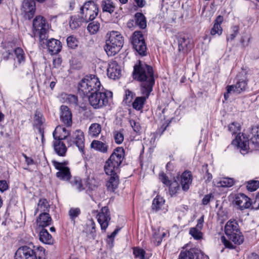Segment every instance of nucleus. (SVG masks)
Returning <instances> with one entry per match:
<instances>
[{
    "label": "nucleus",
    "instance_id": "obj_64",
    "mask_svg": "<svg viewBox=\"0 0 259 259\" xmlns=\"http://www.w3.org/2000/svg\"><path fill=\"white\" fill-rule=\"evenodd\" d=\"M22 156L24 157L25 162L28 165L34 164V161L31 157L27 156L24 153L22 154Z\"/></svg>",
    "mask_w": 259,
    "mask_h": 259
},
{
    "label": "nucleus",
    "instance_id": "obj_29",
    "mask_svg": "<svg viewBox=\"0 0 259 259\" xmlns=\"http://www.w3.org/2000/svg\"><path fill=\"white\" fill-rule=\"evenodd\" d=\"M50 205L49 201L46 198H40L37 203V207L34 211V215H36L39 211L47 212L49 211Z\"/></svg>",
    "mask_w": 259,
    "mask_h": 259
},
{
    "label": "nucleus",
    "instance_id": "obj_10",
    "mask_svg": "<svg viewBox=\"0 0 259 259\" xmlns=\"http://www.w3.org/2000/svg\"><path fill=\"white\" fill-rule=\"evenodd\" d=\"M33 27L34 34L38 35L40 41L44 40L48 37L49 25L44 17L36 16L33 21Z\"/></svg>",
    "mask_w": 259,
    "mask_h": 259
},
{
    "label": "nucleus",
    "instance_id": "obj_54",
    "mask_svg": "<svg viewBox=\"0 0 259 259\" xmlns=\"http://www.w3.org/2000/svg\"><path fill=\"white\" fill-rule=\"evenodd\" d=\"M159 179L160 181L165 186L170 185L172 182L168 178V176L163 172H161L159 174Z\"/></svg>",
    "mask_w": 259,
    "mask_h": 259
},
{
    "label": "nucleus",
    "instance_id": "obj_62",
    "mask_svg": "<svg viewBox=\"0 0 259 259\" xmlns=\"http://www.w3.org/2000/svg\"><path fill=\"white\" fill-rule=\"evenodd\" d=\"M62 63V59L60 57H57L54 59L53 61V66L54 68L59 67Z\"/></svg>",
    "mask_w": 259,
    "mask_h": 259
},
{
    "label": "nucleus",
    "instance_id": "obj_57",
    "mask_svg": "<svg viewBox=\"0 0 259 259\" xmlns=\"http://www.w3.org/2000/svg\"><path fill=\"white\" fill-rule=\"evenodd\" d=\"M13 56V51L12 50H6L2 53V59L7 61Z\"/></svg>",
    "mask_w": 259,
    "mask_h": 259
},
{
    "label": "nucleus",
    "instance_id": "obj_1",
    "mask_svg": "<svg viewBox=\"0 0 259 259\" xmlns=\"http://www.w3.org/2000/svg\"><path fill=\"white\" fill-rule=\"evenodd\" d=\"M101 87L99 78L95 75H86L79 82L78 91L82 96H88L90 105L95 109L106 107L112 97L111 92L100 91Z\"/></svg>",
    "mask_w": 259,
    "mask_h": 259
},
{
    "label": "nucleus",
    "instance_id": "obj_12",
    "mask_svg": "<svg viewBox=\"0 0 259 259\" xmlns=\"http://www.w3.org/2000/svg\"><path fill=\"white\" fill-rule=\"evenodd\" d=\"M132 44L134 49L142 56H145L147 54V47L145 42L144 36L141 31H135L132 37Z\"/></svg>",
    "mask_w": 259,
    "mask_h": 259
},
{
    "label": "nucleus",
    "instance_id": "obj_58",
    "mask_svg": "<svg viewBox=\"0 0 259 259\" xmlns=\"http://www.w3.org/2000/svg\"><path fill=\"white\" fill-rule=\"evenodd\" d=\"M212 198H213V195L212 194L210 193L205 195L202 200V204L206 205L209 203Z\"/></svg>",
    "mask_w": 259,
    "mask_h": 259
},
{
    "label": "nucleus",
    "instance_id": "obj_8",
    "mask_svg": "<svg viewBox=\"0 0 259 259\" xmlns=\"http://www.w3.org/2000/svg\"><path fill=\"white\" fill-rule=\"evenodd\" d=\"M224 231L228 239L233 243H243L244 237L240 232L239 226L235 219H230L225 226Z\"/></svg>",
    "mask_w": 259,
    "mask_h": 259
},
{
    "label": "nucleus",
    "instance_id": "obj_48",
    "mask_svg": "<svg viewBox=\"0 0 259 259\" xmlns=\"http://www.w3.org/2000/svg\"><path fill=\"white\" fill-rule=\"evenodd\" d=\"M133 254L135 257L140 259H145V251L142 248L139 247H135L133 248Z\"/></svg>",
    "mask_w": 259,
    "mask_h": 259
},
{
    "label": "nucleus",
    "instance_id": "obj_6",
    "mask_svg": "<svg viewBox=\"0 0 259 259\" xmlns=\"http://www.w3.org/2000/svg\"><path fill=\"white\" fill-rule=\"evenodd\" d=\"M237 81L235 84L228 85L226 88V92L224 93V97L225 101H227L230 95L231 94H239L245 91L248 88V81L246 73L242 71L239 72L236 77Z\"/></svg>",
    "mask_w": 259,
    "mask_h": 259
},
{
    "label": "nucleus",
    "instance_id": "obj_27",
    "mask_svg": "<svg viewBox=\"0 0 259 259\" xmlns=\"http://www.w3.org/2000/svg\"><path fill=\"white\" fill-rule=\"evenodd\" d=\"M91 147L97 151L106 153L108 152L109 146L105 141L94 140L91 144Z\"/></svg>",
    "mask_w": 259,
    "mask_h": 259
},
{
    "label": "nucleus",
    "instance_id": "obj_51",
    "mask_svg": "<svg viewBox=\"0 0 259 259\" xmlns=\"http://www.w3.org/2000/svg\"><path fill=\"white\" fill-rule=\"evenodd\" d=\"M113 134L115 142L117 144H121L124 140V135L121 131H115Z\"/></svg>",
    "mask_w": 259,
    "mask_h": 259
},
{
    "label": "nucleus",
    "instance_id": "obj_46",
    "mask_svg": "<svg viewBox=\"0 0 259 259\" xmlns=\"http://www.w3.org/2000/svg\"><path fill=\"white\" fill-rule=\"evenodd\" d=\"M67 46L69 48L74 49L78 46V40L73 35H70L66 39Z\"/></svg>",
    "mask_w": 259,
    "mask_h": 259
},
{
    "label": "nucleus",
    "instance_id": "obj_56",
    "mask_svg": "<svg viewBox=\"0 0 259 259\" xmlns=\"http://www.w3.org/2000/svg\"><path fill=\"white\" fill-rule=\"evenodd\" d=\"M232 33L229 35L227 36V40L232 41L234 39L236 36L239 33V27L237 26H234L232 28Z\"/></svg>",
    "mask_w": 259,
    "mask_h": 259
},
{
    "label": "nucleus",
    "instance_id": "obj_50",
    "mask_svg": "<svg viewBox=\"0 0 259 259\" xmlns=\"http://www.w3.org/2000/svg\"><path fill=\"white\" fill-rule=\"evenodd\" d=\"M189 233L196 240H199L202 237V233L201 230L196 228H191L190 229Z\"/></svg>",
    "mask_w": 259,
    "mask_h": 259
},
{
    "label": "nucleus",
    "instance_id": "obj_25",
    "mask_svg": "<svg viewBox=\"0 0 259 259\" xmlns=\"http://www.w3.org/2000/svg\"><path fill=\"white\" fill-rule=\"evenodd\" d=\"M118 171H114L112 174H106L110 176L109 180L106 183L107 189L110 191H114L119 184V177L117 175Z\"/></svg>",
    "mask_w": 259,
    "mask_h": 259
},
{
    "label": "nucleus",
    "instance_id": "obj_34",
    "mask_svg": "<svg viewBox=\"0 0 259 259\" xmlns=\"http://www.w3.org/2000/svg\"><path fill=\"white\" fill-rule=\"evenodd\" d=\"M102 127L99 123H94L89 128V135L93 138L98 137L101 132Z\"/></svg>",
    "mask_w": 259,
    "mask_h": 259
},
{
    "label": "nucleus",
    "instance_id": "obj_15",
    "mask_svg": "<svg viewBox=\"0 0 259 259\" xmlns=\"http://www.w3.org/2000/svg\"><path fill=\"white\" fill-rule=\"evenodd\" d=\"M179 259H209V257L200 250L192 248L189 250L182 251Z\"/></svg>",
    "mask_w": 259,
    "mask_h": 259
},
{
    "label": "nucleus",
    "instance_id": "obj_44",
    "mask_svg": "<svg viewBox=\"0 0 259 259\" xmlns=\"http://www.w3.org/2000/svg\"><path fill=\"white\" fill-rule=\"evenodd\" d=\"M167 187H169V193L171 196L175 195L180 189L179 184L176 181L172 182L170 185Z\"/></svg>",
    "mask_w": 259,
    "mask_h": 259
},
{
    "label": "nucleus",
    "instance_id": "obj_9",
    "mask_svg": "<svg viewBox=\"0 0 259 259\" xmlns=\"http://www.w3.org/2000/svg\"><path fill=\"white\" fill-rule=\"evenodd\" d=\"M99 14V6L93 1L84 3L80 9V14L85 22L93 21Z\"/></svg>",
    "mask_w": 259,
    "mask_h": 259
},
{
    "label": "nucleus",
    "instance_id": "obj_33",
    "mask_svg": "<svg viewBox=\"0 0 259 259\" xmlns=\"http://www.w3.org/2000/svg\"><path fill=\"white\" fill-rule=\"evenodd\" d=\"M45 121V119L42 113L38 110H36L34 116V125L38 129V131L39 129H44L41 126Z\"/></svg>",
    "mask_w": 259,
    "mask_h": 259
},
{
    "label": "nucleus",
    "instance_id": "obj_55",
    "mask_svg": "<svg viewBox=\"0 0 259 259\" xmlns=\"http://www.w3.org/2000/svg\"><path fill=\"white\" fill-rule=\"evenodd\" d=\"M223 29L221 26L219 27L217 24H213L212 28L210 30V34L212 36L218 35L220 36L222 34Z\"/></svg>",
    "mask_w": 259,
    "mask_h": 259
},
{
    "label": "nucleus",
    "instance_id": "obj_28",
    "mask_svg": "<svg viewBox=\"0 0 259 259\" xmlns=\"http://www.w3.org/2000/svg\"><path fill=\"white\" fill-rule=\"evenodd\" d=\"M52 218L48 212H41L36 219L39 226L42 228L50 226L52 223Z\"/></svg>",
    "mask_w": 259,
    "mask_h": 259
},
{
    "label": "nucleus",
    "instance_id": "obj_32",
    "mask_svg": "<svg viewBox=\"0 0 259 259\" xmlns=\"http://www.w3.org/2000/svg\"><path fill=\"white\" fill-rule=\"evenodd\" d=\"M84 22V19L82 18L80 15H74L70 17L69 21V26L72 30H75L79 28L82 23Z\"/></svg>",
    "mask_w": 259,
    "mask_h": 259
},
{
    "label": "nucleus",
    "instance_id": "obj_36",
    "mask_svg": "<svg viewBox=\"0 0 259 259\" xmlns=\"http://www.w3.org/2000/svg\"><path fill=\"white\" fill-rule=\"evenodd\" d=\"M165 200L163 197L157 195L153 200L152 204V209L156 211L161 209L162 206L164 205Z\"/></svg>",
    "mask_w": 259,
    "mask_h": 259
},
{
    "label": "nucleus",
    "instance_id": "obj_47",
    "mask_svg": "<svg viewBox=\"0 0 259 259\" xmlns=\"http://www.w3.org/2000/svg\"><path fill=\"white\" fill-rule=\"evenodd\" d=\"M80 213V210L78 207H72L68 211V214L70 219L72 221H73L74 223L75 222V219L79 216Z\"/></svg>",
    "mask_w": 259,
    "mask_h": 259
},
{
    "label": "nucleus",
    "instance_id": "obj_30",
    "mask_svg": "<svg viewBox=\"0 0 259 259\" xmlns=\"http://www.w3.org/2000/svg\"><path fill=\"white\" fill-rule=\"evenodd\" d=\"M249 144H252L254 148L259 147V126H254L251 128Z\"/></svg>",
    "mask_w": 259,
    "mask_h": 259
},
{
    "label": "nucleus",
    "instance_id": "obj_17",
    "mask_svg": "<svg viewBox=\"0 0 259 259\" xmlns=\"http://www.w3.org/2000/svg\"><path fill=\"white\" fill-rule=\"evenodd\" d=\"M233 203L240 210L248 208L251 204L250 198L243 193H239L235 195Z\"/></svg>",
    "mask_w": 259,
    "mask_h": 259
},
{
    "label": "nucleus",
    "instance_id": "obj_31",
    "mask_svg": "<svg viewBox=\"0 0 259 259\" xmlns=\"http://www.w3.org/2000/svg\"><path fill=\"white\" fill-rule=\"evenodd\" d=\"M134 20L135 24L141 29H145L147 26L146 17L142 13L137 12L135 14Z\"/></svg>",
    "mask_w": 259,
    "mask_h": 259
},
{
    "label": "nucleus",
    "instance_id": "obj_38",
    "mask_svg": "<svg viewBox=\"0 0 259 259\" xmlns=\"http://www.w3.org/2000/svg\"><path fill=\"white\" fill-rule=\"evenodd\" d=\"M136 97V94L132 91L127 89L125 90V94L123 102L127 106H131L133 99Z\"/></svg>",
    "mask_w": 259,
    "mask_h": 259
},
{
    "label": "nucleus",
    "instance_id": "obj_23",
    "mask_svg": "<svg viewBox=\"0 0 259 259\" xmlns=\"http://www.w3.org/2000/svg\"><path fill=\"white\" fill-rule=\"evenodd\" d=\"M69 135V132L62 126H57L53 133L54 140L58 141L67 140Z\"/></svg>",
    "mask_w": 259,
    "mask_h": 259
},
{
    "label": "nucleus",
    "instance_id": "obj_21",
    "mask_svg": "<svg viewBox=\"0 0 259 259\" xmlns=\"http://www.w3.org/2000/svg\"><path fill=\"white\" fill-rule=\"evenodd\" d=\"M60 120L67 126H71L72 123V113L69 108L65 105L60 107Z\"/></svg>",
    "mask_w": 259,
    "mask_h": 259
},
{
    "label": "nucleus",
    "instance_id": "obj_18",
    "mask_svg": "<svg viewBox=\"0 0 259 259\" xmlns=\"http://www.w3.org/2000/svg\"><path fill=\"white\" fill-rule=\"evenodd\" d=\"M22 10L25 13V17L30 20L33 17L35 12V2L33 0H24Z\"/></svg>",
    "mask_w": 259,
    "mask_h": 259
},
{
    "label": "nucleus",
    "instance_id": "obj_49",
    "mask_svg": "<svg viewBox=\"0 0 259 259\" xmlns=\"http://www.w3.org/2000/svg\"><path fill=\"white\" fill-rule=\"evenodd\" d=\"M259 187V181L252 180L247 183L246 188L250 191H254Z\"/></svg>",
    "mask_w": 259,
    "mask_h": 259
},
{
    "label": "nucleus",
    "instance_id": "obj_13",
    "mask_svg": "<svg viewBox=\"0 0 259 259\" xmlns=\"http://www.w3.org/2000/svg\"><path fill=\"white\" fill-rule=\"evenodd\" d=\"M52 164L55 168L58 170L56 176L59 180L64 181H68L71 177L70 168L66 166L68 164L67 161L60 162L56 160L52 161Z\"/></svg>",
    "mask_w": 259,
    "mask_h": 259
},
{
    "label": "nucleus",
    "instance_id": "obj_7",
    "mask_svg": "<svg viewBox=\"0 0 259 259\" xmlns=\"http://www.w3.org/2000/svg\"><path fill=\"white\" fill-rule=\"evenodd\" d=\"M123 43L124 39L121 34L118 31H112L108 39L106 40L105 51L108 56H114L120 50Z\"/></svg>",
    "mask_w": 259,
    "mask_h": 259
},
{
    "label": "nucleus",
    "instance_id": "obj_59",
    "mask_svg": "<svg viewBox=\"0 0 259 259\" xmlns=\"http://www.w3.org/2000/svg\"><path fill=\"white\" fill-rule=\"evenodd\" d=\"M131 125L133 130L136 132L139 133L141 130V126L139 122H136L134 120H130Z\"/></svg>",
    "mask_w": 259,
    "mask_h": 259
},
{
    "label": "nucleus",
    "instance_id": "obj_35",
    "mask_svg": "<svg viewBox=\"0 0 259 259\" xmlns=\"http://www.w3.org/2000/svg\"><path fill=\"white\" fill-rule=\"evenodd\" d=\"M13 53L15 54L17 62L19 64H22L25 63L26 59L25 54L22 48L20 47L16 48L13 51Z\"/></svg>",
    "mask_w": 259,
    "mask_h": 259
},
{
    "label": "nucleus",
    "instance_id": "obj_40",
    "mask_svg": "<svg viewBox=\"0 0 259 259\" xmlns=\"http://www.w3.org/2000/svg\"><path fill=\"white\" fill-rule=\"evenodd\" d=\"M70 183L73 188L77 189L79 192L84 189L82 184L81 180L79 177H74L71 181Z\"/></svg>",
    "mask_w": 259,
    "mask_h": 259
},
{
    "label": "nucleus",
    "instance_id": "obj_53",
    "mask_svg": "<svg viewBox=\"0 0 259 259\" xmlns=\"http://www.w3.org/2000/svg\"><path fill=\"white\" fill-rule=\"evenodd\" d=\"M66 102L70 105L76 106L78 105V98L74 95H68L66 98Z\"/></svg>",
    "mask_w": 259,
    "mask_h": 259
},
{
    "label": "nucleus",
    "instance_id": "obj_43",
    "mask_svg": "<svg viewBox=\"0 0 259 259\" xmlns=\"http://www.w3.org/2000/svg\"><path fill=\"white\" fill-rule=\"evenodd\" d=\"M220 185L218 187H230L234 184V181L232 178H223L218 183Z\"/></svg>",
    "mask_w": 259,
    "mask_h": 259
},
{
    "label": "nucleus",
    "instance_id": "obj_14",
    "mask_svg": "<svg viewBox=\"0 0 259 259\" xmlns=\"http://www.w3.org/2000/svg\"><path fill=\"white\" fill-rule=\"evenodd\" d=\"M97 219L101 230L105 232L111 220L110 212L107 206H104L101 208L97 215Z\"/></svg>",
    "mask_w": 259,
    "mask_h": 259
},
{
    "label": "nucleus",
    "instance_id": "obj_26",
    "mask_svg": "<svg viewBox=\"0 0 259 259\" xmlns=\"http://www.w3.org/2000/svg\"><path fill=\"white\" fill-rule=\"evenodd\" d=\"M53 147L58 156L64 157L66 155L67 148L63 141L53 140Z\"/></svg>",
    "mask_w": 259,
    "mask_h": 259
},
{
    "label": "nucleus",
    "instance_id": "obj_4",
    "mask_svg": "<svg viewBox=\"0 0 259 259\" xmlns=\"http://www.w3.org/2000/svg\"><path fill=\"white\" fill-rule=\"evenodd\" d=\"M125 158V150L122 147L115 148L112 153L106 161L104 170L106 174L119 171V167Z\"/></svg>",
    "mask_w": 259,
    "mask_h": 259
},
{
    "label": "nucleus",
    "instance_id": "obj_41",
    "mask_svg": "<svg viewBox=\"0 0 259 259\" xmlns=\"http://www.w3.org/2000/svg\"><path fill=\"white\" fill-rule=\"evenodd\" d=\"M52 238V236L48 231L42 229L39 232V239L42 243H49L48 241Z\"/></svg>",
    "mask_w": 259,
    "mask_h": 259
},
{
    "label": "nucleus",
    "instance_id": "obj_11",
    "mask_svg": "<svg viewBox=\"0 0 259 259\" xmlns=\"http://www.w3.org/2000/svg\"><path fill=\"white\" fill-rule=\"evenodd\" d=\"M69 146H76L79 151L84 154V136L83 132L80 130H77L69 135L67 140Z\"/></svg>",
    "mask_w": 259,
    "mask_h": 259
},
{
    "label": "nucleus",
    "instance_id": "obj_2",
    "mask_svg": "<svg viewBox=\"0 0 259 259\" xmlns=\"http://www.w3.org/2000/svg\"><path fill=\"white\" fill-rule=\"evenodd\" d=\"M133 78L141 82V89L153 91L155 78L153 67L141 61L134 66Z\"/></svg>",
    "mask_w": 259,
    "mask_h": 259
},
{
    "label": "nucleus",
    "instance_id": "obj_60",
    "mask_svg": "<svg viewBox=\"0 0 259 259\" xmlns=\"http://www.w3.org/2000/svg\"><path fill=\"white\" fill-rule=\"evenodd\" d=\"M120 230V228H117L110 235H108L107 236L109 242H111V243L113 242L114 237L118 234Z\"/></svg>",
    "mask_w": 259,
    "mask_h": 259
},
{
    "label": "nucleus",
    "instance_id": "obj_42",
    "mask_svg": "<svg viewBox=\"0 0 259 259\" xmlns=\"http://www.w3.org/2000/svg\"><path fill=\"white\" fill-rule=\"evenodd\" d=\"M98 182L93 177H88L85 181V185L91 190H93L97 188Z\"/></svg>",
    "mask_w": 259,
    "mask_h": 259
},
{
    "label": "nucleus",
    "instance_id": "obj_61",
    "mask_svg": "<svg viewBox=\"0 0 259 259\" xmlns=\"http://www.w3.org/2000/svg\"><path fill=\"white\" fill-rule=\"evenodd\" d=\"M252 208L259 209V195H256L253 202H251Z\"/></svg>",
    "mask_w": 259,
    "mask_h": 259
},
{
    "label": "nucleus",
    "instance_id": "obj_3",
    "mask_svg": "<svg viewBox=\"0 0 259 259\" xmlns=\"http://www.w3.org/2000/svg\"><path fill=\"white\" fill-rule=\"evenodd\" d=\"M228 130L232 135L237 134L235 139L232 141V144L237 146L240 149L242 154L247 153L249 149L248 137L244 133L241 135V125L239 123L233 122L228 126Z\"/></svg>",
    "mask_w": 259,
    "mask_h": 259
},
{
    "label": "nucleus",
    "instance_id": "obj_37",
    "mask_svg": "<svg viewBox=\"0 0 259 259\" xmlns=\"http://www.w3.org/2000/svg\"><path fill=\"white\" fill-rule=\"evenodd\" d=\"M101 7L103 11L112 13L115 10V6L111 0H103L102 2Z\"/></svg>",
    "mask_w": 259,
    "mask_h": 259
},
{
    "label": "nucleus",
    "instance_id": "obj_45",
    "mask_svg": "<svg viewBox=\"0 0 259 259\" xmlns=\"http://www.w3.org/2000/svg\"><path fill=\"white\" fill-rule=\"evenodd\" d=\"M166 235L165 232L159 230L156 231L153 235V237L154 239L155 243H161L163 241V238Z\"/></svg>",
    "mask_w": 259,
    "mask_h": 259
},
{
    "label": "nucleus",
    "instance_id": "obj_19",
    "mask_svg": "<svg viewBox=\"0 0 259 259\" xmlns=\"http://www.w3.org/2000/svg\"><path fill=\"white\" fill-rule=\"evenodd\" d=\"M193 48L192 40L184 36H180L178 38V50L179 52L187 53Z\"/></svg>",
    "mask_w": 259,
    "mask_h": 259
},
{
    "label": "nucleus",
    "instance_id": "obj_39",
    "mask_svg": "<svg viewBox=\"0 0 259 259\" xmlns=\"http://www.w3.org/2000/svg\"><path fill=\"white\" fill-rule=\"evenodd\" d=\"M100 28V24L99 22L93 21L88 24L87 30L91 34H95L98 32Z\"/></svg>",
    "mask_w": 259,
    "mask_h": 259
},
{
    "label": "nucleus",
    "instance_id": "obj_63",
    "mask_svg": "<svg viewBox=\"0 0 259 259\" xmlns=\"http://www.w3.org/2000/svg\"><path fill=\"white\" fill-rule=\"evenodd\" d=\"M204 223V215H202L198 220L196 225V228L199 230H201L203 226Z\"/></svg>",
    "mask_w": 259,
    "mask_h": 259
},
{
    "label": "nucleus",
    "instance_id": "obj_16",
    "mask_svg": "<svg viewBox=\"0 0 259 259\" xmlns=\"http://www.w3.org/2000/svg\"><path fill=\"white\" fill-rule=\"evenodd\" d=\"M141 93L142 96L135 97V100L131 103L133 109L137 111L142 110L145 104L147 99H148L150 93L152 92L140 88Z\"/></svg>",
    "mask_w": 259,
    "mask_h": 259
},
{
    "label": "nucleus",
    "instance_id": "obj_5",
    "mask_svg": "<svg viewBox=\"0 0 259 259\" xmlns=\"http://www.w3.org/2000/svg\"><path fill=\"white\" fill-rule=\"evenodd\" d=\"M32 247L26 245L19 247L17 250L15 259H44L45 249L40 245L34 246L29 244Z\"/></svg>",
    "mask_w": 259,
    "mask_h": 259
},
{
    "label": "nucleus",
    "instance_id": "obj_22",
    "mask_svg": "<svg viewBox=\"0 0 259 259\" xmlns=\"http://www.w3.org/2000/svg\"><path fill=\"white\" fill-rule=\"evenodd\" d=\"M181 185L183 191L186 192L192 184L193 177L190 171L186 170L181 176Z\"/></svg>",
    "mask_w": 259,
    "mask_h": 259
},
{
    "label": "nucleus",
    "instance_id": "obj_20",
    "mask_svg": "<svg viewBox=\"0 0 259 259\" xmlns=\"http://www.w3.org/2000/svg\"><path fill=\"white\" fill-rule=\"evenodd\" d=\"M107 72L108 76L113 79L119 78L121 75L120 66L115 61L109 63Z\"/></svg>",
    "mask_w": 259,
    "mask_h": 259
},
{
    "label": "nucleus",
    "instance_id": "obj_52",
    "mask_svg": "<svg viewBox=\"0 0 259 259\" xmlns=\"http://www.w3.org/2000/svg\"><path fill=\"white\" fill-rule=\"evenodd\" d=\"M202 170L205 172V176H204L205 183H208L211 182L212 179V176L211 174L208 171L207 164H205L203 165Z\"/></svg>",
    "mask_w": 259,
    "mask_h": 259
},
{
    "label": "nucleus",
    "instance_id": "obj_24",
    "mask_svg": "<svg viewBox=\"0 0 259 259\" xmlns=\"http://www.w3.org/2000/svg\"><path fill=\"white\" fill-rule=\"evenodd\" d=\"M47 47L49 53L56 54L59 53L62 49L61 42L55 38H51L47 41Z\"/></svg>",
    "mask_w": 259,
    "mask_h": 259
}]
</instances>
